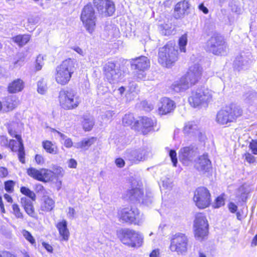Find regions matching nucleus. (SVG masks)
Listing matches in <instances>:
<instances>
[{
  "instance_id": "bb28decb",
  "label": "nucleus",
  "mask_w": 257,
  "mask_h": 257,
  "mask_svg": "<svg viewBox=\"0 0 257 257\" xmlns=\"http://www.w3.org/2000/svg\"><path fill=\"white\" fill-rule=\"evenodd\" d=\"M21 203L26 212L29 215L34 217L35 211L32 202L26 197H22L21 199Z\"/></svg>"
},
{
  "instance_id": "c03bdc74",
  "label": "nucleus",
  "mask_w": 257,
  "mask_h": 257,
  "mask_svg": "<svg viewBox=\"0 0 257 257\" xmlns=\"http://www.w3.org/2000/svg\"><path fill=\"white\" fill-rule=\"evenodd\" d=\"M135 118L132 113L125 114L122 118V123L124 125H131L134 121Z\"/></svg>"
},
{
  "instance_id": "8fccbe9b",
  "label": "nucleus",
  "mask_w": 257,
  "mask_h": 257,
  "mask_svg": "<svg viewBox=\"0 0 257 257\" xmlns=\"http://www.w3.org/2000/svg\"><path fill=\"white\" fill-rule=\"evenodd\" d=\"M44 56L39 55L36 59V69L37 70H40L42 69L44 65Z\"/></svg>"
},
{
  "instance_id": "603ef678",
  "label": "nucleus",
  "mask_w": 257,
  "mask_h": 257,
  "mask_svg": "<svg viewBox=\"0 0 257 257\" xmlns=\"http://www.w3.org/2000/svg\"><path fill=\"white\" fill-rule=\"evenodd\" d=\"M114 113L113 111L108 110L101 115V119L103 120H109L112 119Z\"/></svg>"
},
{
  "instance_id": "6ab92c4d",
  "label": "nucleus",
  "mask_w": 257,
  "mask_h": 257,
  "mask_svg": "<svg viewBox=\"0 0 257 257\" xmlns=\"http://www.w3.org/2000/svg\"><path fill=\"white\" fill-rule=\"evenodd\" d=\"M195 168L199 172L205 173L211 168V163L207 154H203L195 160Z\"/></svg>"
},
{
  "instance_id": "cd10ccee",
  "label": "nucleus",
  "mask_w": 257,
  "mask_h": 257,
  "mask_svg": "<svg viewBox=\"0 0 257 257\" xmlns=\"http://www.w3.org/2000/svg\"><path fill=\"white\" fill-rule=\"evenodd\" d=\"M67 221L65 220L59 222L57 225L59 233L64 240H68L69 236V232L67 229Z\"/></svg>"
},
{
  "instance_id": "72a5a7b5",
  "label": "nucleus",
  "mask_w": 257,
  "mask_h": 257,
  "mask_svg": "<svg viewBox=\"0 0 257 257\" xmlns=\"http://www.w3.org/2000/svg\"><path fill=\"white\" fill-rule=\"evenodd\" d=\"M30 38L31 36L29 35H19L12 38V40L19 46L22 47L30 41Z\"/></svg>"
},
{
  "instance_id": "a19ab883",
  "label": "nucleus",
  "mask_w": 257,
  "mask_h": 257,
  "mask_svg": "<svg viewBox=\"0 0 257 257\" xmlns=\"http://www.w3.org/2000/svg\"><path fill=\"white\" fill-rule=\"evenodd\" d=\"M17 151H18V157L20 161L23 164L25 163V153L23 141L19 143V148H18Z\"/></svg>"
},
{
  "instance_id": "de8ad7c7",
  "label": "nucleus",
  "mask_w": 257,
  "mask_h": 257,
  "mask_svg": "<svg viewBox=\"0 0 257 257\" xmlns=\"http://www.w3.org/2000/svg\"><path fill=\"white\" fill-rule=\"evenodd\" d=\"M12 208L13 211V213L15 216L18 218H23V213L20 211V209L17 204H14L12 205Z\"/></svg>"
},
{
  "instance_id": "a878e982",
  "label": "nucleus",
  "mask_w": 257,
  "mask_h": 257,
  "mask_svg": "<svg viewBox=\"0 0 257 257\" xmlns=\"http://www.w3.org/2000/svg\"><path fill=\"white\" fill-rule=\"evenodd\" d=\"M184 133L187 135L197 136L200 132L198 130V127L194 122H188L184 126Z\"/></svg>"
},
{
  "instance_id": "a18cd8bd",
  "label": "nucleus",
  "mask_w": 257,
  "mask_h": 257,
  "mask_svg": "<svg viewBox=\"0 0 257 257\" xmlns=\"http://www.w3.org/2000/svg\"><path fill=\"white\" fill-rule=\"evenodd\" d=\"M22 233L25 238L30 242L31 244H33L35 243V239L32 235L31 233L26 230H23L22 231Z\"/></svg>"
},
{
  "instance_id": "e433bc0d",
  "label": "nucleus",
  "mask_w": 257,
  "mask_h": 257,
  "mask_svg": "<svg viewBox=\"0 0 257 257\" xmlns=\"http://www.w3.org/2000/svg\"><path fill=\"white\" fill-rule=\"evenodd\" d=\"M27 173L29 176L41 181L42 179V169L37 170L34 168H30L27 169Z\"/></svg>"
},
{
  "instance_id": "423d86ee",
  "label": "nucleus",
  "mask_w": 257,
  "mask_h": 257,
  "mask_svg": "<svg viewBox=\"0 0 257 257\" xmlns=\"http://www.w3.org/2000/svg\"><path fill=\"white\" fill-rule=\"evenodd\" d=\"M212 97V91L208 89L200 88L192 92L188 98L190 104L194 107L206 106Z\"/></svg>"
},
{
  "instance_id": "09e8293b",
  "label": "nucleus",
  "mask_w": 257,
  "mask_h": 257,
  "mask_svg": "<svg viewBox=\"0 0 257 257\" xmlns=\"http://www.w3.org/2000/svg\"><path fill=\"white\" fill-rule=\"evenodd\" d=\"M8 133L12 136L16 138L18 141L19 142H22V140L20 135L17 134L16 131L13 129L12 125H9L8 127Z\"/></svg>"
},
{
  "instance_id": "2f4dec72",
  "label": "nucleus",
  "mask_w": 257,
  "mask_h": 257,
  "mask_svg": "<svg viewBox=\"0 0 257 257\" xmlns=\"http://www.w3.org/2000/svg\"><path fill=\"white\" fill-rule=\"evenodd\" d=\"M24 87L23 82L21 79L14 80L9 84L8 90L11 93H16L21 91Z\"/></svg>"
},
{
  "instance_id": "b1692460",
  "label": "nucleus",
  "mask_w": 257,
  "mask_h": 257,
  "mask_svg": "<svg viewBox=\"0 0 257 257\" xmlns=\"http://www.w3.org/2000/svg\"><path fill=\"white\" fill-rule=\"evenodd\" d=\"M19 101L15 95L8 96L3 101V111L8 112L13 110L19 104Z\"/></svg>"
},
{
  "instance_id": "a211bd4d",
  "label": "nucleus",
  "mask_w": 257,
  "mask_h": 257,
  "mask_svg": "<svg viewBox=\"0 0 257 257\" xmlns=\"http://www.w3.org/2000/svg\"><path fill=\"white\" fill-rule=\"evenodd\" d=\"M203 69L198 64L191 65L188 71L185 75L188 78L191 83L195 84L201 78Z\"/></svg>"
},
{
  "instance_id": "5fc2aeb1",
  "label": "nucleus",
  "mask_w": 257,
  "mask_h": 257,
  "mask_svg": "<svg viewBox=\"0 0 257 257\" xmlns=\"http://www.w3.org/2000/svg\"><path fill=\"white\" fill-rule=\"evenodd\" d=\"M169 156L171 159L172 162L173 163V166L176 167L178 162L176 152L173 150H170Z\"/></svg>"
},
{
  "instance_id": "7ed1b4c3",
  "label": "nucleus",
  "mask_w": 257,
  "mask_h": 257,
  "mask_svg": "<svg viewBox=\"0 0 257 257\" xmlns=\"http://www.w3.org/2000/svg\"><path fill=\"white\" fill-rule=\"evenodd\" d=\"M59 101L63 109L70 110L78 106L81 102V98L75 90L65 89L59 92Z\"/></svg>"
},
{
  "instance_id": "e2e57ef3",
  "label": "nucleus",
  "mask_w": 257,
  "mask_h": 257,
  "mask_svg": "<svg viewBox=\"0 0 257 257\" xmlns=\"http://www.w3.org/2000/svg\"><path fill=\"white\" fill-rule=\"evenodd\" d=\"M162 182H163V186L167 188H171L172 185V181L168 179V178H166L164 180H163L162 181Z\"/></svg>"
},
{
  "instance_id": "9b49d317",
  "label": "nucleus",
  "mask_w": 257,
  "mask_h": 257,
  "mask_svg": "<svg viewBox=\"0 0 257 257\" xmlns=\"http://www.w3.org/2000/svg\"><path fill=\"white\" fill-rule=\"evenodd\" d=\"M119 216L120 219L124 222L138 225H140L143 220L140 214L139 210L136 208L126 207L123 208L119 211Z\"/></svg>"
},
{
  "instance_id": "0eeeda50",
  "label": "nucleus",
  "mask_w": 257,
  "mask_h": 257,
  "mask_svg": "<svg viewBox=\"0 0 257 257\" xmlns=\"http://www.w3.org/2000/svg\"><path fill=\"white\" fill-rule=\"evenodd\" d=\"M80 18L86 31L92 34L95 29L96 17L91 5H87L84 7Z\"/></svg>"
},
{
  "instance_id": "7c9ffc66",
  "label": "nucleus",
  "mask_w": 257,
  "mask_h": 257,
  "mask_svg": "<svg viewBox=\"0 0 257 257\" xmlns=\"http://www.w3.org/2000/svg\"><path fill=\"white\" fill-rule=\"evenodd\" d=\"M249 191V187L247 185L244 184L238 189L236 192V197L238 198V199L245 201L247 198V195Z\"/></svg>"
},
{
  "instance_id": "58836bf2",
  "label": "nucleus",
  "mask_w": 257,
  "mask_h": 257,
  "mask_svg": "<svg viewBox=\"0 0 257 257\" xmlns=\"http://www.w3.org/2000/svg\"><path fill=\"white\" fill-rule=\"evenodd\" d=\"M187 35L184 34L179 39V46L180 50L182 52H186V46L187 44Z\"/></svg>"
},
{
  "instance_id": "37998d69",
  "label": "nucleus",
  "mask_w": 257,
  "mask_h": 257,
  "mask_svg": "<svg viewBox=\"0 0 257 257\" xmlns=\"http://www.w3.org/2000/svg\"><path fill=\"white\" fill-rule=\"evenodd\" d=\"M21 192L25 195L26 196L29 197L32 200L35 201L36 199V195L34 192L31 190H30L29 188L26 187H22L21 188Z\"/></svg>"
},
{
  "instance_id": "6e6552de",
  "label": "nucleus",
  "mask_w": 257,
  "mask_h": 257,
  "mask_svg": "<svg viewBox=\"0 0 257 257\" xmlns=\"http://www.w3.org/2000/svg\"><path fill=\"white\" fill-rule=\"evenodd\" d=\"M206 49L214 55H223L227 52L228 47L222 36L214 35L207 41Z\"/></svg>"
},
{
  "instance_id": "393cba45",
  "label": "nucleus",
  "mask_w": 257,
  "mask_h": 257,
  "mask_svg": "<svg viewBox=\"0 0 257 257\" xmlns=\"http://www.w3.org/2000/svg\"><path fill=\"white\" fill-rule=\"evenodd\" d=\"M127 195L131 200L137 199L139 201L142 200L143 203L147 205H149L152 202L151 199H149V200L148 201L143 198V191L142 189L138 188L130 190L127 192Z\"/></svg>"
},
{
  "instance_id": "4be33fe9",
  "label": "nucleus",
  "mask_w": 257,
  "mask_h": 257,
  "mask_svg": "<svg viewBox=\"0 0 257 257\" xmlns=\"http://www.w3.org/2000/svg\"><path fill=\"white\" fill-rule=\"evenodd\" d=\"M155 121L147 117H142L140 120H137L136 123L142 130L144 135L147 134L152 129Z\"/></svg>"
},
{
  "instance_id": "ea45409f",
  "label": "nucleus",
  "mask_w": 257,
  "mask_h": 257,
  "mask_svg": "<svg viewBox=\"0 0 257 257\" xmlns=\"http://www.w3.org/2000/svg\"><path fill=\"white\" fill-rule=\"evenodd\" d=\"M57 133L61 137V139L63 140L64 142V145L65 147L67 148H70L73 146V142L72 140L70 138H68L64 134L56 131Z\"/></svg>"
},
{
  "instance_id": "dca6fc26",
  "label": "nucleus",
  "mask_w": 257,
  "mask_h": 257,
  "mask_svg": "<svg viewBox=\"0 0 257 257\" xmlns=\"http://www.w3.org/2000/svg\"><path fill=\"white\" fill-rule=\"evenodd\" d=\"M94 4L98 12L104 16H111L115 11L114 5L110 0H94Z\"/></svg>"
},
{
  "instance_id": "473e14b6",
  "label": "nucleus",
  "mask_w": 257,
  "mask_h": 257,
  "mask_svg": "<svg viewBox=\"0 0 257 257\" xmlns=\"http://www.w3.org/2000/svg\"><path fill=\"white\" fill-rule=\"evenodd\" d=\"M249 64V60L242 56H240L236 58L234 61V66L239 69H246Z\"/></svg>"
},
{
  "instance_id": "20e7f679",
  "label": "nucleus",
  "mask_w": 257,
  "mask_h": 257,
  "mask_svg": "<svg viewBox=\"0 0 257 257\" xmlns=\"http://www.w3.org/2000/svg\"><path fill=\"white\" fill-rule=\"evenodd\" d=\"M117 235L122 243L130 247H139L143 242V235L133 230L121 229L117 231Z\"/></svg>"
},
{
  "instance_id": "ddd939ff",
  "label": "nucleus",
  "mask_w": 257,
  "mask_h": 257,
  "mask_svg": "<svg viewBox=\"0 0 257 257\" xmlns=\"http://www.w3.org/2000/svg\"><path fill=\"white\" fill-rule=\"evenodd\" d=\"M132 66L140 72H137V76L140 80H144L146 78L144 72L150 66L149 59L145 56L137 58L132 61Z\"/></svg>"
},
{
  "instance_id": "aec40b11",
  "label": "nucleus",
  "mask_w": 257,
  "mask_h": 257,
  "mask_svg": "<svg viewBox=\"0 0 257 257\" xmlns=\"http://www.w3.org/2000/svg\"><path fill=\"white\" fill-rule=\"evenodd\" d=\"M193 84L184 75L179 80L175 81L172 85V88L176 92H180L185 91L191 87Z\"/></svg>"
},
{
  "instance_id": "f03ea898",
  "label": "nucleus",
  "mask_w": 257,
  "mask_h": 257,
  "mask_svg": "<svg viewBox=\"0 0 257 257\" xmlns=\"http://www.w3.org/2000/svg\"><path fill=\"white\" fill-rule=\"evenodd\" d=\"M242 110L239 106L231 104L220 110L217 113L216 120L220 124L224 125L234 122L242 114Z\"/></svg>"
},
{
  "instance_id": "864d4df0",
  "label": "nucleus",
  "mask_w": 257,
  "mask_h": 257,
  "mask_svg": "<svg viewBox=\"0 0 257 257\" xmlns=\"http://www.w3.org/2000/svg\"><path fill=\"white\" fill-rule=\"evenodd\" d=\"M9 147L11 149L13 152L17 151L18 148H19V142L14 140H11L10 142H8Z\"/></svg>"
},
{
  "instance_id": "412c9836",
  "label": "nucleus",
  "mask_w": 257,
  "mask_h": 257,
  "mask_svg": "<svg viewBox=\"0 0 257 257\" xmlns=\"http://www.w3.org/2000/svg\"><path fill=\"white\" fill-rule=\"evenodd\" d=\"M161 105L158 109L159 114L164 115L170 112L175 107L174 102L167 97H164L161 99Z\"/></svg>"
},
{
  "instance_id": "1a4fd4ad",
  "label": "nucleus",
  "mask_w": 257,
  "mask_h": 257,
  "mask_svg": "<svg viewBox=\"0 0 257 257\" xmlns=\"http://www.w3.org/2000/svg\"><path fill=\"white\" fill-rule=\"evenodd\" d=\"M188 239L184 234L178 233L173 235L171 240L170 249L178 255H184L188 250Z\"/></svg>"
},
{
  "instance_id": "f257e3e1",
  "label": "nucleus",
  "mask_w": 257,
  "mask_h": 257,
  "mask_svg": "<svg viewBox=\"0 0 257 257\" xmlns=\"http://www.w3.org/2000/svg\"><path fill=\"white\" fill-rule=\"evenodd\" d=\"M75 70V62L71 59L63 61L56 68L55 79L57 83L64 85L67 84Z\"/></svg>"
},
{
  "instance_id": "4d7b16f0",
  "label": "nucleus",
  "mask_w": 257,
  "mask_h": 257,
  "mask_svg": "<svg viewBox=\"0 0 257 257\" xmlns=\"http://www.w3.org/2000/svg\"><path fill=\"white\" fill-rule=\"evenodd\" d=\"M14 182L13 181H8L5 183V188L8 192H12L13 190Z\"/></svg>"
},
{
  "instance_id": "4468645a",
  "label": "nucleus",
  "mask_w": 257,
  "mask_h": 257,
  "mask_svg": "<svg viewBox=\"0 0 257 257\" xmlns=\"http://www.w3.org/2000/svg\"><path fill=\"white\" fill-rule=\"evenodd\" d=\"M150 152L148 149H139L138 150H127L125 157L133 163L144 161L149 156Z\"/></svg>"
},
{
  "instance_id": "c85d7f7f",
  "label": "nucleus",
  "mask_w": 257,
  "mask_h": 257,
  "mask_svg": "<svg viewBox=\"0 0 257 257\" xmlns=\"http://www.w3.org/2000/svg\"><path fill=\"white\" fill-rule=\"evenodd\" d=\"M95 139L94 138L84 139L80 142L75 143L74 147L78 149L87 150L88 148L94 144Z\"/></svg>"
},
{
  "instance_id": "6e6d98bb",
  "label": "nucleus",
  "mask_w": 257,
  "mask_h": 257,
  "mask_svg": "<svg viewBox=\"0 0 257 257\" xmlns=\"http://www.w3.org/2000/svg\"><path fill=\"white\" fill-rule=\"evenodd\" d=\"M224 204V200L222 197L219 196L216 200L215 202L213 203V206L214 208H219Z\"/></svg>"
},
{
  "instance_id": "9d476101",
  "label": "nucleus",
  "mask_w": 257,
  "mask_h": 257,
  "mask_svg": "<svg viewBox=\"0 0 257 257\" xmlns=\"http://www.w3.org/2000/svg\"><path fill=\"white\" fill-rule=\"evenodd\" d=\"M195 236L198 240H202L207 235L208 232V221L202 213L196 215L194 221Z\"/></svg>"
},
{
  "instance_id": "bf43d9fd",
  "label": "nucleus",
  "mask_w": 257,
  "mask_h": 257,
  "mask_svg": "<svg viewBox=\"0 0 257 257\" xmlns=\"http://www.w3.org/2000/svg\"><path fill=\"white\" fill-rule=\"evenodd\" d=\"M35 161L37 164L42 165L44 164L45 160L43 157L41 155H36L35 156Z\"/></svg>"
},
{
  "instance_id": "39448f33",
  "label": "nucleus",
  "mask_w": 257,
  "mask_h": 257,
  "mask_svg": "<svg viewBox=\"0 0 257 257\" xmlns=\"http://www.w3.org/2000/svg\"><path fill=\"white\" fill-rule=\"evenodd\" d=\"M158 56L160 64L170 67L178 59V50L173 43H169L160 49Z\"/></svg>"
},
{
  "instance_id": "79ce46f5",
  "label": "nucleus",
  "mask_w": 257,
  "mask_h": 257,
  "mask_svg": "<svg viewBox=\"0 0 257 257\" xmlns=\"http://www.w3.org/2000/svg\"><path fill=\"white\" fill-rule=\"evenodd\" d=\"M256 97L255 93L253 92H248L244 94L242 96V99L246 103H251Z\"/></svg>"
},
{
  "instance_id": "774afa93",
  "label": "nucleus",
  "mask_w": 257,
  "mask_h": 257,
  "mask_svg": "<svg viewBox=\"0 0 257 257\" xmlns=\"http://www.w3.org/2000/svg\"><path fill=\"white\" fill-rule=\"evenodd\" d=\"M150 257H160V252L159 249H154L150 254Z\"/></svg>"
},
{
  "instance_id": "c9c22d12",
  "label": "nucleus",
  "mask_w": 257,
  "mask_h": 257,
  "mask_svg": "<svg viewBox=\"0 0 257 257\" xmlns=\"http://www.w3.org/2000/svg\"><path fill=\"white\" fill-rule=\"evenodd\" d=\"M42 146L46 151L50 154H56L57 153V148L51 142L45 141L43 142Z\"/></svg>"
},
{
  "instance_id": "c756f323",
  "label": "nucleus",
  "mask_w": 257,
  "mask_h": 257,
  "mask_svg": "<svg viewBox=\"0 0 257 257\" xmlns=\"http://www.w3.org/2000/svg\"><path fill=\"white\" fill-rule=\"evenodd\" d=\"M55 205L54 201L48 196H44L41 209L44 211H50L53 209Z\"/></svg>"
},
{
  "instance_id": "338daca9",
  "label": "nucleus",
  "mask_w": 257,
  "mask_h": 257,
  "mask_svg": "<svg viewBox=\"0 0 257 257\" xmlns=\"http://www.w3.org/2000/svg\"><path fill=\"white\" fill-rule=\"evenodd\" d=\"M228 208L231 212L234 213L237 210V206L234 203L230 202L228 204Z\"/></svg>"
},
{
  "instance_id": "f8f14e48",
  "label": "nucleus",
  "mask_w": 257,
  "mask_h": 257,
  "mask_svg": "<svg viewBox=\"0 0 257 257\" xmlns=\"http://www.w3.org/2000/svg\"><path fill=\"white\" fill-rule=\"evenodd\" d=\"M210 194L205 187H199L194 192V201L199 208L203 209L208 207L210 203Z\"/></svg>"
},
{
  "instance_id": "0e129e2a",
  "label": "nucleus",
  "mask_w": 257,
  "mask_h": 257,
  "mask_svg": "<svg viewBox=\"0 0 257 257\" xmlns=\"http://www.w3.org/2000/svg\"><path fill=\"white\" fill-rule=\"evenodd\" d=\"M8 138L6 136H0V144L2 146H8Z\"/></svg>"
},
{
  "instance_id": "4c0bfd02",
  "label": "nucleus",
  "mask_w": 257,
  "mask_h": 257,
  "mask_svg": "<svg viewBox=\"0 0 257 257\" xmlns=\"http://www.w3.org/2000/svg\"><path fill=\"white\" fill-rule=\"evenodd\" d=\"M94 124V119L92 117L85 116L84 117L82 124L85 131H89L92 129Z\"/></svg>"
},
{
  "instance_id": "2eb2a0df",
  "label": "nucleus",
  "mask_w": 257,
  "mask_h": 257,
  "mask_svg": "<svg viewBox=\"0 0 257 257\" xmlns=\"http://www.w3.org/2000/svg\"><path fill=\"white\" fill-rule=\"evenodd\" d=\"M103 72L105 78L110 83L117 82L121 75L119 69L116 67L113 62H109L105 64L103 67Z\"/></svg>"
},
{
  "instance_id": "69168bd1",
  "label": "nucleus",
  "mask_w": 257,
  "mask_h": 257,
  "mask_svg": "<svg viewBox=\"0 0 257 257\" xmlns=\"http://www.w3.org/2000/svg\"><path fill=\"white\" fill-rule=\"evenodd\" d=\"M244 156L245 160L247 162H248L249 163L254 162L255 160L254 157L252 155L249 153H246L245 154Z\"/></svg>"
},
{
  "instance_id": "680f3d73",
  "label": "nucleus",
  "mask_w": 257,
  "mask_h": 257,
  "mask_svg": "<svg viewBox=\"0 0 257 257\" xmlns=\"http://www.w3.org/2000/svg\"><path fill=\"white\" fill-rule=\"evenodd\" d=\"M75 210L73 208L69 207L68 211L67 212V216L69 218L72 219L74 218L75 215Z\"/></svg>"
},
{
  "instance_id": "3c124183",
  "label": "nucleus",
  "mask_w": 257,
  "mask_h": 257,
  "mask_svg": "<svg viewBox=\"0 0 257 257\" xmlns=\"http://www.w3.org/2000/svg\"><path fill=\"white\" fill-rule=\"evenodd\" d=\"M46 91V83L43 80L39 81L38 82V92L40 94H44Z\"/></svg>"
},
{
  "instance_id": "052dcab7",
  "label": "nucleus",
  "mask_w": 257,
  "mask_h": 257,
  "mask_svg": "<svg viewBox=\"0 0 257 257\" xmlns=\"http://www.w3.org/2000/svg\"><path fill=\"white\" fill-rule=\"evenodd\" d=\"M249 147L253 153L255 155H257V142L252 141L250 143Z\"/></svg>"
},
{
  "instance_id": "5701e85b",
  "label": "nucleus",
  "mask_w": 257,
  "mask_h": 257,
  "mask_svg": "<svg viewBox=\"0 0 257 257\" xmlns=\"http://www.w3.org/2000/svg\"><path fill=\"white\" fill-rule=\"evenodd\" d=\"M190 4L187 0H183L178 2L175 6V16L176 18L179 19L184 17L188 14Z\"/></svg>"
},
{
  "instance_id": "13d9d810",
  "label": "nucleus",
  "mask_w": 257,
  "mask_h": 257,
  "mask_svg": "<svg viewBox=\"0 0 257 257\" xmlns=\"http://www.w3.org/2000/svg\"><path fill=\"white\" fill-rule=\"evenodd\" d=\"M161 28H163L162 33L164 35H169L172 34V30L169 28L168 25H162Z\"/></svg>"
},
{
  "instance_id": "f3484780",
  "label": "nucleus",
  "mask_w": 257,
  "mask_h": 257,
  "mask_svg": "<svg viewBox=\"0 0 257 257\" xmlns=\"http://www.w3.org/2000/svg\"><path fill=\"white\" fill-rule=\"evenodd\" d=\"M197 155V149L192 147H185L180 149L179 157L183 164L188 165L190 162L195 160Z\"/></svg>"
},
{
  "instance_id": "49530a36",
  "label": "nucleus",
  "mask_w": 257,
  "mask_h": 257,
  "mask_svg": "<svg viewBox=\"0 0 257 257\" xmlns=\"http://www.w3.org/2000/svg\"><path fill=\"white\" fill-rule=\"evenodd\" d=\"M52 172L54 173V179L63 177L64 173L63 169L60 167H54Z\"/></svg>"
},
{
  "instance_id": "f704fd0d",
  "label": "nucleus",
  "mask_w": 257,
  "mask_h": 257,
  "mask_svg": "<svg viewBox=\"0 0 257 257\" xmlns=\"http://www.w3.org/2000/svg\"><path fill=\"white\" fill-rule=\"evenodd\" d=\"M42 179L41 181L44 182H48L54 180V173L52 171L42 168Z\"/></svg>"
}]
</instances>
